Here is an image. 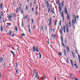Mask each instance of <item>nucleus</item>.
Instances as JSON below:
<instances>
[{"mask_svg":"<svg viewBox=\"0 0 80 80\" xmlns=\"http://www.w3.org/2000/svg\"><path fill=\"white\" fill-rule=\"evenodd\" d=\"M63 30V28L62 27V26H61V29H60L59 32L60 33V34H61V43L62 44V45L63 47H65V45L64 44V43H63V36L62 35V34L63 33V32H62V31Z\"/></svg>","mask_w":80,"mask_h":80,"instance_id":"nucleus-1","label":"nucleus"},{"mask_svg":"<svg viewBox=\"0 0 80 80\" xmlns=\"http://www.w3.org/2000/svg\"><path fill=\"white\" fill-rule=\"evenodd\" d=\"M32 50L33 52H35L36 51L37 52H39V49L37 46L35 48V46H34L32 48Z\"/></svg>","mask_w":80,"mask_h":80,"instance_id":"nucleus-2","label":"nucleus"},{"mask_svg":"<svg viewBox=\"0 0 80 80\" xmlns=\"http://www.w3.org/2000/svg\"><path fill=\"white\" fill-rule=\"evenodd\" d=\"M61 17H62V22H64L65 21V18L64 17V14H63V11H62V13H61Z\"/></svg>","mask_w":80,"mask_h":80,"instance_id":"nucleus-3","label":"nucleus"},{"mask_svg":"<svg viewBox=\"0 0 80 80\" xmlns=\"http://www.w3.org/2000/svg\"><path fill=\"white\" fill-rule=\"evenodd\" d=\"M74 18L75 20L74 22V20L73 19H72V23L73 25H74V24H75V23H76V21H77V18H76V17H75V15H74Z\"/></svg>","mask_w":80,"mask_h":80,"instance_id":"nucleus-4","label":"nucleus"},{"mask_svg":"<svg viewBox=\"0 0 80 80\" xmlns=\"http://www.w3.org/2000/svg\"><path fill=\"white\" fill-rule=\"evenodd\" d=\"M48 21L49 22L48 25H52V18H50L48 20Z\"/></svg>","mask_w":80,"mask_h":80,"instance_id":"nucleus-5","label":"nucleus"},{"mask_svg":"<svg viewBox=\"0 0 80 80\" xmlns=\"http://www.w3.org/2000/svg\"><path fill=\"white\" fill-rule=\"evenodd\" d=\"M56 36H57V35H56V34H54L53 35V34H52L51 37L52 38H56Z\"/></svg>","mask_w":80,"mask_h":80,"instance_id":"nucleus-6","label":"nucleus"},{"mask_svg":"<svg viewBox=\"0 0 80 80\" xmlns=\"http://www.w3.org/2000/svg\"><path fill=\"white\" fill-rule=\"evenodd\" d=\"M8 18L9 20H11L12 18V15H8Z\"/></svg>","mask_w":80,"mask_h":80,"instance_id":"nucleus-7","label":"nucleus"},{"mask_svg":"<svg viewBox=\"0 0 80 80\" xmlns=\"http://www.w3.org/2000/svg\"><path fill=\"white\" fill-rule=\"evenodd\" d=\"M67 19L68 21H70V16H69V15L68 14H67Z\"/></svg>","mask_w":80,"mask_h":80,"instance_id":"nucleus-8","label":"nucleus"},{"mask_svg":"<svg viewBox=\"0 0 80 80\" xmlns=\"http://www.w3.org/2000/svg\"><path fill=\"white\" fill-rule=\"evenodd\" d=\"M67 52H68V53L70 52V49H69V48L68 47V46H67Z\"/></svg>","mask_w":80,"mask_h":80,"instance_id":"nucleus-9","label":"nucleus"},{"mask_svg":"<svg viewBox=\"0 0 80 80\" xmlns=\"http://www.w3.org/2000/svg\"><path fill=\"white\" fill-rule=\"evenodd\" d=\"M64 12H65V13L66 15L68 14V12H67V9H64Z\"/></svg>","mask_w":80,"mask_h":80,"instance_id":"nucleus-10","label":"nucleus"},{"mask_svg":"<svg viewBox=\"0 0 80 80\" xmlns=\"http://www.w3.org/2000/svg\"><path fill=\"white\" fill-rule=\"evenodd\" d=\"M19 10L20 11L21 13H22V14H23V10L22 9H21V7H19Z\"/></svg>","mask_w":80,"mask_h":80,"instance_id":"nucleus-11","label":"nucleus"},{"mask_svg":"<svg viewBox=\"0 0 80 80\" xmlns=\"http://www.w3.org/2000/svg\"><path fill=\"white\" fill-rule=\"evenodd\" d=\"M64 55L66 56H67V53H66V50L65 49H64Z\"/></svg>","mask_w":80,"mask_h":80,"instance_id":"nucleus-12","label":"nucleus"},{"mask_svg":"<svg viewBox=\"0 0 80 80\" xmlns=\"http://www.w3.org/2000/svg\"><path fill=\"white\" fill-rule=\"evenodd\" d=\"M3 60V58H2V57H0V62H1V63H2Z\"/></svg>","mask_w":80,"mask_h":80,"instance_id":"nucleus-13","label":"nucleus"},{"mask_svg":"<svg viewBox=\"0 0 80 80\" xmlns=\"http://www.w3.org/2000/svg\"><path fill=\"white\" fill-rule=\"evenodd\" d=\"M63 32L64 33H65V26H63Z\"/></svg>","mask_w":80,"mask_h":80,"instance_id":"nucleus-14","label":"nucleus"},{"mask_svg":"<svg viewBox=\"0 0 80 80\" xmlns=\"http://www.w3.org/2000/svg\"><path fill=\"white\" fill-rule=\"evenodd\" d=\"M11 53L12 54L13 56H15V53H14L13 51L11 50Z\"/></svg>","mask_w":80,"mask_h":80,"instance_id":"nucleus-15","label":"nucleus"},{"mask_svg":"<svg viewBox=\"0 0 80 80\" xmlns=\"http://www.w3.org/2000/svg\"><path fill=\"white\" fill-rule=\"evenodd\" d=\"M71 53H72V57H73V58H75V55H74V54L73 53V52L72 51L71 52Z\"/></svg>","mask_w":80,"mask_h":80,"instance_id":"nucleus-16","label":"nucleus"},{"mask_svg":"<svg viewBox=\"0 0 80 80\" xmlns=\"http://www.w3.org/2000/svg\"><path fill=\"white\" fill-rule=\"evenodd\" d=\"M69 26L70 28H71L72 27V24H71V22L70 21L69 22Z\"/></svg>","mask_w":80,"mask_h":80,"instance_id":"nucleus-17","label":"nucleus"},{"mask_svg":"<svg viewBox=\"0 0 80 80\" xmlns=\"http://www.w3.org/2000/svg\"><path fill=\"white\" fill-rule=\"evenodd\" d=\"M15 28L16 31V32H17V31H18V28H17V26H15Z\"/></svg>","mask_w":80,"mask_h":80,"instance_id":"nucleus-18","label":"nucleus"},{"mask_svg":"<svg viewBox=\"0 0 80 80\" xmlns=\"http://www.w3.org/2000/svg\"><path fill=\"white\" fill-rule=\"evenodd\" d=\"M74 65L75 67L76 68L78 69V66L77 65V64L75 63Z\"/></svg>","mask_w":80,"mask_h":80,"instance_id":"nucleus-19","label":"nucleus"},{"mask_svg":"<svg viewBox=\"0 0 80 80\" xmlns=\"http://www.w3.org/2000/svg\"><path fill=\"white\" fill-rule=\"evenodd\" d=\"M71 63V65L72 67H73L74 65L73 64V62H72V60H70Z\"/></svg>","mask_w":80,"mask_h":80,"instance_id":"nucleus-20","label":"nucleus"},{"mask_svg":"<svg viewBox=\"0 0 80 80\" xmlns=\"http://www.w3.org/2000/svg\"><path fill=\"white\" fill-rule=\"evenodd\" d=\"M59 12H61V11H62V8L61 7H59Z\"/></svg>","mask_w":80,"mask_h":80,"instance_id":"nucleus-21","label":"nucleus"},{"mask_svg":"<svg viewBox=\"0 0 80 80\" xmlns=\"http://www.w3.org/2000/svg\"><path fill=\"white\" fill-rule=\"evenodd\" d=\"M41 7L42 8H45V6L44 4H42L41 5Z\"/></svg>","mask_w":80,"mask_h":80,"instance_id":"nucleus-22","label":"nucleus"},{"mask_svg":"<svg viewBox=\"0 0 80 80\" xmlns=\"http://www.w3.org/2000/svg\"><path fill=\"white\" fill-rule=\"evenodd\" d=\"M12 15L13 17H16L17 16V15H16V14H15V13H13L12 14Z\"/></svg>","mask_w":80,"mask_h":80,"instance_id":"nucleus-23","label":"nucleus"},{"mask_svg":"<svg viewBox=\"0 0 80 80\" xmlns=\"http://www.w3.org/2000/svg\"><path fill=\"white\" fill-rule=\"evenodd\" d=\"M64 4V1H63L62 3V7H63V4Z\"/></svg>","mask_w":80,"mask_h":80,"instance_id":"nucleus-24","label":"nucleus"},{"mask_svg":"<svg viewBox=\"0 0 80 80\" xmlns=\"http://www.w3.org/2000/svg\"><path fill=\"white\" fill-rule=\"evenodd\" d=\"M7 24H8V25H7L8 26H10V25H12V24L11 23H7Z\"/></svg>","mask_w":80,"mask_h":80,"instance_id":"nucleus-25","label":"nucleus"},{"mask_svg":"<svg viewBox=\"0 0 80 80\" xmlns=\"http://www.w3.org/2000/svg\"><path fill=\"white\" fill-rule=\"evenodd\" d=\"M57 20H56L55 21V22H54V25L55 26L57 25Z\"/></svg>","mask_w":80,"mask_h":80,"instance_id":"nucleus-26","label":"nucleus"},{"mask_svg":"<svg viewBox=\"0 0 80 80\" xmlns=\"http://www.w3.org/2000/svg\"><path fill=\"white\" fill-rule=\"evenodd\" d=\"M0 7L1 9L3 8V6H2V3H1Z\"/></svg>","mask_w":80,"mask_h":80,"instance_id":"nucleus-27","label":"nucleus"},{"mask_svg":"<svg viewBox=\"0 0 80 80\" xmlns=\"http://www.w3.org/2000/svg\"><path fill=\"white\" fill-rule=\"evenodd\" d=\"M39 58H41L42 57V55L40 52H39Z\"/></svg>","mask_w":80,"mask_h":80,"instance_id":"nucleus-28","label":"nucleus"},{"mask_svg":"<svg viewBox=\"0 0 80 80\" xmlns=\"http://www.w3.org/2000/svg\"><path fill=\"white\" fill-rule=\"evenodd\" d=\"M3 27H2V26H1V32H3Z\"/></svg>","mask_w":80,"mask_h":80,"instance_id":"nucleus-29","label":"nucleus"},{"mask_svg":"<svg viewBox=\"0 0 80 80\" xmlns=\"http://www.w3.org/2000/svg\"><path fill=\"white\" fill-rule=\"evenodd\" d=\"M59 2H60V0H57V3L58 5L59 4Z\"/></svg>","mask_w":80,"mask_h":80,"instance_id":"nucleus-30","label":"nucleus"},{"mask_svg":"<svg viewBox=\"0 0 80 80\" xmlns=\"http://www.w3.org/2000/svg\"><path fill=\"white\" fill-rule=\"evenodd\" d=\"M58 54H59V56H61V55H62V53L61 52H59Z\"/></svg>","mask_w":80,"mask_h":80,"instance_id":"nucleus-31","label":"nucleus"},{"mask_svg":"<svg viewBox=\"0 0 80 80\" xmlns=\"http://www.w3.org/2000/svg\"><path fill=\"white\" fill-rule=\"evenodd\" d=\"M28 15H27V16H25V17L24 18V20H25V19H26V18H27V17H28Z\"/></svg>","mask_w":80,"mask_h":80,"instance_id":"nucleus-32","label":"nucleus"},{"mask_svg":"<svg viewBox=\"0 0 80 80\" xmlns=\"http://www.w3.org/2000/svg\"><path fill=\"white\" fill-rule=\"evenodd\" d=\"M16 13H18V8L16 9Z\"/></svg>","mask_w":80,"mask_h":80,"instance_id":"nucleus-33","label":"nucleus"},{"mask_svg":"<svg viewBox=\"0 0 80 80\" xmlns=\"http://www.w3.org/2000/svg\"><path fill=\"white\" fill-rule=\"evenodd\" d=\"M11 35H12V31H11L9 32V36H11Z\"/></svg>","mask_w":80,"mask_h":80,"instance_id":"nucleus-34","label":"nucleus"},{"mask_svg":"<svg viewBox=\"0 0 80 80\" xmlns=\"http://www.w3.org/2000/svg\"><path fill=\"white\" fill-rule=\"evenodd\" d=\"M1 16H3V12H2V11H1Z\"/></svg>","mask_w":80,"mask_h":80,"instance_id":"nucleus-35","label":"nucleus"},{"mask_svg":"<svg viewBox=\"0 0 80 80\" xmlns=\"http://www.w3.org/2000/svg\"><path fill=\"white\" fill-rule=\"evenodd\" d=\"M61 22H62V20H61L59 21V25H60V26H61V25H62Z\"/></svg>","mask_w":80,"mask_h":80,"instance_id":"nucleus-36","label":"nucleus"},{"mask_svg":"<svg viewBox=\"0 0 80 80\" xmlns=\"http://www.w3.org/2000/svg\"><path fill=\"white\" fill-rule=\"evenodd\" d=\"M42 30L43 31L44 29H43V26H42V27L40 29L41 31H42Z\"/></svg>","mask_w":80,"mask_h":80,"instance_id":"nucleus-37","label":"nucleus"},{"mask_svg":"<svg viewBox=\"0 0 80 80\" xmlns=\"http://www.w3.org/2000/svg\"><path fill=\"white\" fill-rule=\"evenodd\" d=\"M48 0L47 2H46L45 3V4H49V3H48Z\"/></svg>","mask_w":80,"mask_h":80,"instance_id":"nucleus-38","label":"nucleus"},{"mask_svg":"<svg viewBox=\"0 0 80 80\" xmlns=\"http://www.w3.org/2000/svg\"><path fill=\"white\" fill-rule=\"evenodd\" d=\"M21 27H23V22H22Z\"/></svg>","mask_w":80,"mask_h":80,"instance_id":"nucleus-39","label":"nucleus"},{"mask_svg":"<svg viewBox=\"0 0 80 80\" xmlns=\"http://www.w3.org/2000/svg\"><path fill=\"white\" fill-rule=\"evenodd\" d=\"M48 27V26L47 25H45V28L47 30V28Z\"/></svg>","mask_w":80,"mask_h":80,"instance_id":"nucleus-40","label":"nucleus"},{"mask_svg":"<svg viewBox=\"0 0 80 80\" xmlns=\"http://www.w3.org/2000/svg\"><path fill=\"white\" fill-rule=\"evenodd\" d=\"M28 30L29 33H31V29H30V28H29V29Z\"/></svg>","mask_w":80,"mask_h":80,"instance_id":"nucleus-41","label":"nucleus"},{"mask_svg":"<svg viewBox=\"0 0 80 80\" xmlns=\"http://www.w3.org/2000/svg\"><path fill=\"white\" fill-rule=\"evenodd\" d=\"M66 30H67V33H68V28H66Z\"/></svg>","mask_w":80,"mask_h":80,"instance_id":"nucleus-42","label":"nucleus"},{"mask_svg":"<svg viewBox=\"0 0 80 80\" xmlns=\"http://www.w3.org/2000/svg\"><path fill=\"white\" fill-rule=\"evenodd\" d=\"M28 28H29H29H30V25H28Z\"/></svg>","mask_w":80,"mask_h":80,"instance_id":"nucleus-43","label":"nucleus"},{"mask_svg":"<svg viewBox=\"0 0 80 80\" xmlns=\"http://www.w3.org/2000/svg\"><path fill=\"white\" fill-rule=\"evenodd\" d=\"M68 60V58H67V62L68 63H69Z\"/></svg>","mask_w":80,"mask_h":80,"instance_id":"nucleus-44","label":"nucleus"},{"mask_svg":"<svg viewBox=\"0 0 80 80\" xmlns=\"http://www.w3.org/2000/svg\"><path fill=\"white\" fill-rule=\"evenodd\" d=\"M37 78H38V80H40V79H39V78H40V76H38Z\"/></svg>","mask_w":80,"mask_h":80,"instance_id":"nucleus-45","label":"nucleus"},{"mask_svg":"<svg viewBox=\"0 0 80 80\" xmlns=\"http://www.w3.org/2000/svg\"><path fill=\"white\" fill-rule=\"evenodd\" d=\"M67 6H66V5L65 6V7H64V10H67Z\"/></svg>","mask_w":80,"mask_h":80,"instance_id":"nucleus-46","label":"nucleus"},{"mask_svg":"<svg viewBox=\"0 0 80 80\" xmlns=\"http://www.w3.org/2000/svg\"><path fill=\"white\" fill-rule=\"evenodd\" d=\"M36 78L37 77V76H38V72H36Z\"/></svg>","mask_w":80,"mask_h":80,"instance_id":"nucleus-47","label":"nucleus"},{"mask_svg":"<svg viewBox=\"0 0 80 80\" xmlns=\"http://www.w3.org/2000/svg\"><path fill=\"white\" fill-rule=\"evenodd\" d=\"M16 73H17V74H18V70L16 69Z\"/></svg>","mask_w":80,"mask_h":80,"instance_id":"nucleus-48","label":"nucleus"},{"mask_svg":"<svg viewBox=\"0 0 80 80\" xmlns=\"http://www.w3.org/2000/svg\"><path fill=\"white\" fill-rule=\"evenodd\" d=\"M2 74L0 73V78H2Z\"/></svg>","mask_w":80,"mask_h":80,"instance_id":"nucleus-49","label":"nucleus"},{"mask_svg":"<svg viewBox=\"0 0 80 80\" xmlns=\"http://www.w3.org/2000/svg\"><path fill=\"white\" fill-rule=\"evenodd\" d=\"M50 8H48V12H50Z\"/></svg>","mask_w":80,"mask_h":80,"instance_id":"nucleus-50","label":"nucleus"},{"mask_svg":"<svg viewBox=\"0 0 80 80\" xmlns=\"http://www.w3.org/2000/svg\"><path fill=\"white\" fill-rule=\"evenodd\" d=\"M52 13H53V14H54V13H55V12H54V11H53V10H52Z\"/></svg>","mask_w":80,"mask_h":80,"instance_id":"nucleus-51","label":"nucleus"},{"mask_svg":"<svg viewBox=\"0 0 80 80\" xmlns=\"http://www.w3.org/2000/svg\"><path fill=\"white\" fill-rule=\"evenodd\" d=\"M28 8V6L27 5L26 6V9L27 10Z\"/></svg>","mask_w":80,"mask_h":80,"instance_id":"nucleus-52","label":"nucleus"},{"mask_svg":"<svg viewBox=\"0 0 80 80\" xmlns=\"http://www.w3.org/2000/svg\"><path fill=\"white\" fill-rule=\"evenodd\" d=\"M35 25H33V30H34V29H35Z\"/></svg>","mask_w":80,"mask_h":80,"instance_id":"nucleus-53","label":"nucleus"},{"mask_svg":"<svg viewBox=\"0 0 80 80\" xmlns=\"http://www.w3.org/2000/svg\"><path fill=\"white\" fill-rule=\"evenodd\" d=\"M31 22H32V23H33V19H32V20H31Z\"/></svg>","mask_w":80,"mask_h":80,"instance_id":"nucleus-54","label":"nucleus"},{"mask_svg":"<svg viewBox=\"0 0 80 80\" xmlns=\"http://www.w3.org/2000/svg\"><path fill=\"white\" fill-rule=\"evenodd\" d=\"M36 15H38V11H36Z\"/></svg>","mask_w":80,"mask_h":80,"instance_id":"nucleus-55","label":"nucleus"},{"mask_svg":"<svg viewBox=\"0 0 80 80\" xmlns=\"http://www.w3.org/2000/svg\"><path fill=\"white\" fill-rule=\"evenodd\" d=\"M21 36H25V34H22L21 35Z\"/></svg>","mask_w":80,"mask_h":80,"instance_id":"nucleus-56","label":"nucleus"},{"mask_svg":"<svg viewBox=\"0 0 80 80\" xmlns=\"http://www.w3.org/2000/svg\"><path fill=\"white\" fill-rule=\"evenodd\" d=\"M69 75H71V76L70 77H72V75H73V74L71 73L70 74H69Z\"/></svg>","mask_w":80,"mask_h":80,"instance_id":"nucleus-57","label":"nucleus"},{"mask_svg":"<svg viewBox=\"0 0 80 80\" xmlns=\"http://www.w3.org/2000/svg\"><path fill=\"white\" fill-rule=\"evenodd\" d=\"M36 1L35 0H34V5H35L36 4Z\"/></svg>","mask_w":80,"mask_h":80,"instance_id":"nucleus-58","label":"nucleus"},{"mask_svg":"<svg viewBox=\"0 0 80 80\" xmlns=\"http://www.w3.org/2000/svg\"><path fill=\"white\" fill-rule=\"evenodd\" d=\"M51 7V9L52 8V4H50V6H49V8Z\"/></svg>","mask_w":80,"mask_h":80,"instance_id":"nucleus-59","label":"nucleus"},{"mask_svg":"<svg viewBox=\"0 0 80 80\" xmlns=\"http://www.w3.org/2000/svg\"><path fill=\"white\" fill-rule=\"evenodd\" d=\"M32 12H33V11H34L33 8H32Z\"/></svg>","mask_w":80,"mask_h":80,"instance_id":"nucleus-60","label":"nucleus"},{"mask_svg":"<svg viewBox=\"0 0 80 80\" xmlns=\"http://www.w3.org/2000/svg\"><path fill=\"white\" fill-rule=\"evenodd\" d=\"M48 6H49V4H47V8H48Z\"/></svg>","mask_w":80,"mask_h":80,"instance_id":"nucleus-61","label":"nucleus"},{"mask_svg":"<svg viewBox=\"0 0 80 80\" xmlns=\"http://www.w3.org/2000/svg\"><path fill=\"white\" fill-rule=\"evenodd\" d=\"M18 64L17 63V62H16V67H17L18 66L17 65Z\"/></svg>","mask_w":80,"mask_h":80,"instance_id":"nucleus-62","label":"nucleus"},{"mask_svg":"<svg viewBox=\"0 0 80 80\" xmlns=\"http://www.w3.org/2000/svg\"><path fill=\"white\" fill-rule=\"evenodd\" d=\"M65 42L66 44H67V40H66V39L65 40Z\"/></svg>","mask_w":80,"mask_h":80,"instance_id":"nucleus-63","label":"nucleus"},{"mask_svg":"<svg viewBox=\"0 0 80 80\" xmlns=\"http://www.w3.org/2000/svg\"><path fill=\"white\" fill-rule=\"evenodd\" d=\"M74 80H78V78H74Z\"/></svg>","mask_w":80,"mask_h":80,"instance_id":"nucleus-64","label":"nucleus"}]
</instances>
